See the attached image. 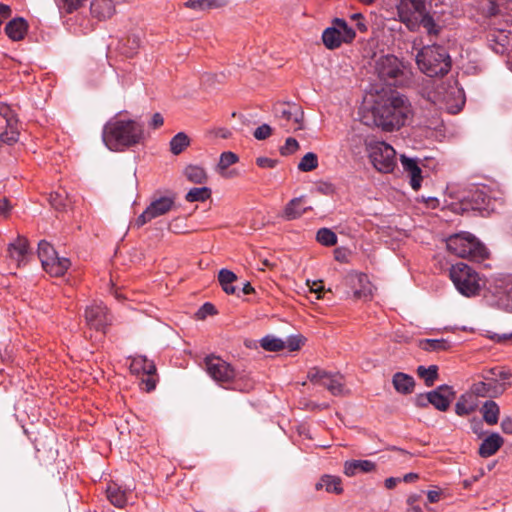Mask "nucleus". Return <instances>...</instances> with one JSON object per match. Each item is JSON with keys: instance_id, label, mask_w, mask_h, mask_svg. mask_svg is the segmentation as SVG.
I'll use <instances>...</instances> for the list:
<instances>
[{"instance_id": "32", "label": "nucleus", "mask_w": 512, "mask_h": 512, "mask_svg": "<svg viewBox=\"0 0 512 512\" xmlns=\"http://www.w3.org/2000/svg\"><path fill=\"white\" fill-rule=\"evenodd\" d=\"M107 498L116 507L122 508L127 503V490L121 489L116 484H110L107 487Z\"/></svg>"}, {"instance_id": "63", "label": "nucleus", "mask_w": 512, "mask_h": 512, "mask_svg": "<svg viewBox=\"0 0 512 512\" xmlns=\"http://www.w3.org/2000/svg\"><path fill=\"white\" fill-rule=\"evenodd\" d=\"M147 377L142 380V384L144 385L143 389L147 392L153 390L156 386L155 380L152 378V375H146Z\"/></svg>"}, {"instance_id": "57", "label": "nucleus", "mask_w": 512, "mask_h": 512, "mask_svg": "<svg viewBox=\"0 0 512 512\" xmlns=\"http://www.w3.org/2000/svg\"><path fill=\"white\" fill-rule=\"evenodd\" d=\"M317 190L322 194L332 195L335 192V187L331 183L323 182L318 185Z\"/></svg>"}, {"instance_id": "39", "label": "nucleus", "mask_w": 512, "mask_h": 512, "mask_svg": "<svg viewBox=\"0 0 512 512\" xmlns=\"http://www.w3.org/2000/svg\"><path fill=\"white\" fill-rule=\"evenodd\" d=\"M334 28L339 31L341 39L345 41V43H350L355 39L356 33L355 31L348 26L347 22L340 18H335L333 20Z\"/></svg>"}, {"instance_id": "30", "label": "nucleus", "mask_w": 512, "mask_h": 512, "mask_svg": "<svg viewBox=\"0 0 512 512\" xmlns=\"http://www.w3.org/2000/svg\"><path fill=\"white\" fill-rule=\"evenodd\" d=\"M316 490L325 489L329 493L341 494L343 488L341 479L336 476L325 475L315 485Z\"/></svg>"}, {"instance_id": "8", "label": "nucleus", "mask_w": 512, "mask_h": 512, "mask_svg": "<svg viewBox=\"0 0 512 512\" xmlns=\"http://www.w3.org/2000/svg\"><path fill=\"white\" fill-rule=\"evenodd\" d=\"M273 113L279 125L287 132H295L304 128V112L296 103H276Z\"/></svg>"}, {"instance_id": "18", "label": "nucleus", "mask_w": 512, "mask_h": 512, "mask_svg": "<svg viewBox=\"0 0 512 512\" xmlns=\"http://www.w3.org/2000/svg\"><path fill=\"white\" fill-rule=\"evenodd\" d=\"M400 161L404 171L408 174L410 178L411 187L415 191L419 190L422 183V170L419 167L417 161L405 155L400 156Z\"/></svg>"}, {"instance_id": "58", "label": "nucleus", "mask_w": 512, "mask_h": 512, "mask_svg": "<svg viewBox=\"0 0 512 512\" xmlns=\"http://www.w3.org/2000/svg\"><path fill=\"white\" fill-rule=\"evenodd\" d=\"M200 317H205L206 315H213L216 313V309L213 304L205 303L199 310Z\"/></svg>"}, {"instance_id": "23", "label": "nucleus", "mask_w": 512, "mask_h": 512, "mask_svg": "<svg viewBox=\"0 0 512 512\" xmlns=\"http://www.w3.org/2000/svg\"><path fill=\"white\" fill-rule=\"evenodd\" d=\"M504 444V439L498 433H491L481 443L479 455L488 458L494 455Z\"/></svg>"}, {"instance_id": "46", "label": "nucleus", "mask_w": 512, "mask_h": 512, "mask_svg": "<svg viewBox=\"0 0 512 512\" xmlns=\"http://www.w3.org/2000/svg\"><path fill=\"white\" fill-rule=\"evenodd\" d=\"M316 240L324 246H333L337 243V235L328 228H321L316 234Z\"/></svg>"}, {"instance_id": "62", "label": "nucleus", "mask_w": 512, "mask_h": 512, "mask_svg": "<svg viewBox=\"0 0 512 512\" xmlns=\"http://www.w3.org/2000/svg\"><path fill=\"white\" fill-rule=\"evenodd\" d=\"M495 40L499 43V45L502 48L500 52H503L506 46H508L510 43L508 35L504 34L503 32H500L499 36H495Z\"/></svg>"}, {"instance_id": "41", "label": "nucleus", "mask_w": 512, "mask_h": 512, "mask_svg": "<svg viewBox=\"0 0 512 512\" xmlns=\"http://www.w3.org/2000/svg\"><path fill=\"white\" fill-rule=\"evenodd\" d=\"M319 165L318 156L314 152L306 153L298 163V170L301 172H310Z\"/></svg>"}, {"instance_id": "31", "label": "nucleus", "mask_w": 512, "mask_h": 512, "mask_svg": "<svg viewBox=\"0 0 512 512\" xmlns=\"http://www.w3.org/2000/svg\"><path fill=\"white\" fill-rule=\"evenodd\" d=\"M511 376L510 371L502 367L486 369L481 373L482 379L493 380L494 383L510 382Z\"/></svg>"}, {"instance_id": "64", "label": "nucleus", "mask_w": 512, "mask_h": 512, "mask_svg": "<svg viewBox=\"0 0 512 512\" xmlns=\"http://www.w3.org/2000/svg\"><path fill=\"white\" fill-rule=\"evenodd\" d=\"M10 211V205L6 198L0 197V215L6 216Z\"/></svg>"}, {"instance_id": "56", "label": "nucleus", "mask_w": 512, "mask_h": 512, "mask_svg": "<svg viewBox=\"0 0 512 512\" xmlns=\"http://www.w3.org/2000/svg\"><path fill=\"white\" fill-rule=\"evenodd\" d=\"M86 0H63L66 12L71 13L77 10Z\"/></svg>"}, {"instance_id": "44", "label": "nucleus", "mask_w": 512, "mask_h": 512, "mask_svg": "<svg viewBox=\"0 0 512 512\" xmlns=\"http://www.w3.org/2000/svg\"><path fill=\"white\" fill-rule=\"evenodd\" d=\"M260 344L266 351H280L285 348V341L271 335L263 337Z\"/></svg>"}, {"instance_id": "13", "label": "nucleus", "mask_w": 512, "mask_h": 512, "mask_svg": "<svg viewBox=\"0 0 512 512\" xmlns=\"http://www.w3.org/2000/svg\"><path fill=\"white\" fill-rule=\"evenodd\" d=\"M403 65L394 55H383L376 60L375 71L384 81L397 79L403 74Z\"/></svg>"}, {"instance_id": "2", "label": "nucleus", "mask_w": 512, "mask_h": 512, "mask_svg": "<svg viewBox=\"0 0 512 512\" xmlns=\"http://www.w3.org/2000/svg\"><path fill=\"white\" fill-rule=\"evenodd\" d=\"M143 125L135 120L112 119L103 128L104 144L112 151L139 144L144 140Z\"/></svg>"}, {"instance_id": "17", "label": "nucleus", "mask_w": 512, "mask_h": 512, "mask_svg": "<svg viewBox=\"0 0 512 512\" xmlns=\"http://www.w3.org/2000/svg\"><path fill=\"white\" fill-rule=\"evenodd\" d=\"M454 391L448 385H441L437 389L429 392L430 404L440 411H446L453 399Z\"/></svg>"}, {"instance_id": "35", "label": "nucleus", "mask_w": 512, "mask_h": 512, "mask_svg": "<svg viewBox=\"0 0 512 512\" xmlns=\"http://www.w3.org/2000/svg\"><path fill=\"white\" fill-rule=\"evenodd\" d=\"M227 0H188L185 2L187 8L197 11H205L212 8H219L224 6Z\"/></svg>"}, {"instance_id": "51", "label": "nucleus", "mask_w": 512, "mask_h": 512, "mask_svg": "<svg viewBox=\"0 0 512 512\" xmlns=\"http://www.w3.org/2000/svg\"><path fill=\"white\" fill-rule=\"evenodd\" d=\"M272 131L273 130L270 125L262 124L261 126L255 129V131L253 132V136L257 140H265L272 135Z\"/></svg>"}, {"instance_id": "40", "label": "nucleus", "mask_w": 512, "mask_h": 512, "mask_svg": "<svg viewBox=\"0 0 512 512\" xmlns=\"http://www.w3.org/2000/svg\"><path fill=\"white\" fill-rule=\"evenodd\" d=\"M189 144V137L184 132H179L171 139L170 150L174 155H179L189 146Z\"/></svg>"}, {"instance_id": "34", "label": "nucleus", "mask_w": 512, "mask_h": 512, "mask_svg": "<svg viewBox=\"0 0 512 512\" xmlns=\"http://www.w3.org/2000/svg\"><path fill=\"white\" fill-rule=\"evenodd\" d=\"M477 404L472 395H462L456 405L455 412L458 416H466L475 411Z\"/></svg>"}, {"instance_id": "19", "label": "nucleus", "mask_w": 512, "mask_h": 512, "mask_svg": "<svg viewBox=\"0 0 512 512\" xmlns=\"http://www.w3.org/2000/svg\"><path fill=\"white\" fill-rule=\"evenodd\" d=\"M305 197L300 196L291 199L283 209L282 218L291 221L300 218L304 213L312 208L304 205Z\"/></svg>"}, {"instance_id": "22", "label": "nucleus", "mask_w": 512, "mask_h": 512, "mask_svg": "<svg viewBox=\"0 0 512 512\" xmlns=\"http://www.w3.org/2000/svg\"><path fill=\"white\" fill-rule=\"evenodd\" d=\"M90 12L98 20L108 19L115 13V3L113 0H92Z\"/></svg>"}, {"instance_id": "11", "label": "nucleus", "mask_w": 512, "mask_h": 512, "mask_svg": "<svg viewBox=\"0 0 512 512\" xmlns=\"http://www.w3.org/2000/svg\"><path fill=\"white\" fill-rule=\"evenodd\" d=\"M85 321L89 328L104 332L112 324V315L102 302H95L85 309Z\"/></svg>"}, {"instance_id": "28", "label": "nucleus", "mask_w": 512, "mask_h": 512, "mask_svg": "<svg viewBox=\"0 0 512 512\" xmlns=\"http://www.w3.org/2000/svg\"><path fill=\"white\" fill-rule=\"evenodd\" d=\"M376 465L370 460H351L344 464V473L347 476H354L358 471L367 473L374 471Z\"/></svg>"}, {"instance_id": "37", "label": "nucleus", "mask_w": 512, "mask_h": 512, "mask_svg": "<svg viewBox=\"0 0 512 512\" xmlns=\"http://www.w3.org/2000/svg\"><path fill=\"white\" fill-rule=\"evenodd\" d=\"M218 280L222 289L227 294H234L236 289L233 283L237 280V276L234 272L228 269H221L218 274Z\"/></svg>"}, {"instance_id": "59", "label": "nucleus", "mask_w": 512, "mask_h": 512, "mask_svg": "<svg viewBox=\"0 0 512 512\" xmlns=\"http://www.w3.org/2000/svg\"><path fill=\"white\" fill-rule=\"evenodd\" d=\"M414 403L418 407H426L428 404H430L429 392L426 394L417 395L414 399Z\"/></svg>"}, {"instance_id": "6", "label": "nucleus", "mask_w": 512, "mask_h": 512, "mask_svg": "<svg viewBox=\"0 0 512 512\" xmlns=\"http://www.w3.org/2000/svg\"><path fill=\"white\" fill-rule=\"evenodd\" d=\"M450 278L456 289L466 297L480 293L482 280L478 273L464 263H457L450 269Z\"/></svg>"}, {"instance_id": "21", "label": "nucleus", "mask_w": 512, "mask_h": 512, "mask_svg": "<svg viewBox=\"0 0 512 512\" xmlns=\"http://www.w3.org/2000/svg\"><path fill=\"white\" fill-rule=\"evenodd\" d=\"M43 269L51 276H62L70 267V260L62 257L60 258L57 253L54 254L49 260L42 263Z\"/></svg>"}, {"instance_id": "48", "label": "nucleus", "mask_w": 512, "mask_h": 512, "mask_svg": "<svg viewBox=\"0 0 512 512\" xmlns=\"http://www.w3.org/2000/svg\"><path fill=\"white\" fill-rule=\"evenodd\" d=\"M299 147L298 141L295 138L289 137L286 139L285 144L280 148V153L283 156H288L295 153Z\"/></svg>"}, {"instance_id": "36", "label": "nucleus", "mask_w": 512, "mask_h": 512, "mask_svg": "<svg viewBox=\"0 0 512 512\" xmlns=\"http://www.w3.org/2000/svg\"><path fill=\"white\" fill-rule=\"evenodd\" d=\"M322 40L328 49L338 48L342 43H345V41L341 39L339 31L333 26L324 30Z\"/></svg>"}, {"instance_id": "52", "label": "nucleus", "mask_w": 512, "mask_h": 512, "mask_svg": "<svg viewBox=\"0 0 512 512\" xmlns=\"http://www.w3.org/2000/svg\"><path fill=\"white\" fill-rule=\"evenodd\" d=\"M232 383H233V386L231 388L233 390H237L240 392H249L254 387V383L251 380L244 381L242 379H237V380H234Z\"/></svg>"}, {"instance_id": "12", "label": "nucleus", "mask_w": 512, "mask_h": 512, "mask_svg": "<svg viewBox=\"0 0 512 512\" xmlns=\"http://www.w3.org/2000/svg\"><path fill=\"white\" fill-rule=\"evenodd\" d=\"M429 98L435 104H445L446 108L450 109V104L455 103L456 106L463 104V92L456 85H450L442 82L436 87L433 95H429Z\"/></svg>"}, {"instance_id": "15", "label": "nucleus", "mask_w": 512, "mask_h": 512, "mask_svg": "<svg viewBox=\"0 0 512 512\" xmlns=\"http://www.w3.org/2000/svg\"><path fill=\"white\" fill-rule=\"evenodd\" d=\"M511 385L510 382L494 383L493 380H484L471 386V393L480 397H498Z\"/></svg>"}, {"instance_id": "54", "label": "nucleus", "mask_w": 512, "mask_h": 512, "mask_svg": "<svg viewBox=\"0 0 512 512\" xmlns=\"http://www.w3.org/2000/svg\"><path fill=\"white\" fill-rule=\"evenodd\" d=\"M350 19L355 22V25L357 27V29L364 33L367 31L368 27H367V24L365 22V19H364V16L361 14V13H354L350 16Z\"/></svg>"}, {"instance_id": "25", "label": "nucleus", "mask_w": 512, "mask_h": 512, "mask_svg": "<svg viewBox=\"0 0 512 512\" xmlns=\"http://www.w3.org/2000/svg\"><path fill=\"white\" fill-rule=\"evenodd\" d=\"M28 24L24 18L10 20L5 26L6 35L13 41L22 40L27 33Z\"/></svg>"}, {"instance_id": "26", "label": "nucleus", "mask_w": 512, "mask_h": 512, "mask_svg": "<svg viewBox=\"0 0 512 512\" xmlns=\"http://www.w3.org/2000/svg\"><path fill=\"white\" fill-rule=\"evenodd\" d=\"M130 371L135 375H153L156 372V366L153 361L148 360L145 356L138 355L132 358Z\"/></svg>"}, {"instance_id": "24", "label": "nucleus", "mask_w": 512, "mask_h": 512, "mask_svg": "<svg viewBox=\"0 0 512 512\" xmlns=\"http://www.w3.org/2000/svg\"><path fill=\"white\" fill-rule=\"evenodd\" d=\"M239 160L238 156L231 152H223L220 155L219 162L216 167V171L223 177V178H233L238 175V173L235 170H228V168L237 163Z\"/></svg>"}, {"instance_id": "16", "label": "nucleus", "mask_w": 512, "mask_h": 512, "mask_svg": "<svg viewBox=\"0 0 512 512\" xmlns=\"http://www.w3.org/2000/svg\"><path fill=\"white\" fill-rule=\"evenodd\" d=\"M349 285L354 289V297L368 299L372 294V286L368 276L364 273H352L347 277Z\"/></svg>"}, {"instance_id": "61", "label": "nucleus", "mask_w": 512, "mask_h": 512, "mask_svg": "<svg viewBox=\"0 0 512 512\" xmlns=\"http://www.w3.org/2000/svg\"><path fill=\"white\" fill-rule=\"evenodd\" d=\"M164 119L160 113L153 114L150 122V126L154 129L159 128L163 125Z\"/></svg>"}, {"instance_id": "53", "label": "nucleus", "mask_w": 512, "mask_h": 512, "mask_svg": "<svg viewBox=\"0 0 512 512\" xmlns=\"http://www.w3.org/2000/svg\"><path fill=\"white\" fill-rule=\"evenodd\" d=\"M304 344V338L302 336H291L285 341V348L287 347L290 351H296Z\"/></svg>"}, {"instance_id": "47", "label": "nucleus", "mask_w": 512, "mask_h": 512, "mask_svg": "<svg viewBox=\"0 0 512 512\" xmlns=\"http://www.w3.org/2000/svg\"><path fill=\"white\" fill-rule=\"evenodd\" d=\"M55 253H57V252L55 251V249L49 242H47L45 240H42L39 242L38 257H39L41 263H43L46 260H49V258L54 256Z\"/></svg>"}, {"instance_id": "29", "label": "nucleus", "mask_w": 512, "mask_h": 512, "mask_svg": "<svg viewBox=\"0 0 512 512\" xmlns=\"http://www.w3.org/2000/svg\"><path fill=\"white\" fill-rule=\"evenodd\" d=\"M322 386L334 396L343 395L345 392L343 376L340 374L328 373Z\"/></svg>"}, {"instance_id": "20", "label": "nucleus", "mask_w": 512, "mask_h": 512, "mask_svg": "<svg viewBox=\"0 0 512 512\" xmlns=\"http://www.w3.org/2000/svg\"><path fill=\"white\" fill-rule=\"evenodd\" d=\"M8 255L18 266L25 264L29 256L27 239L18 237L15 241L10 243L8 246Z\"/></svg>"}, {"instance_id": "1", "label": "nucleus", "mask_w": 512, "mask_h": 512, "mask_svg": "<svg viewBox=\"0 0 512 512\" xmlns=\"http://www.w3.org/2000/svg\"><path fill=\"white\" fill-rule=\"evenodd\" d=\"M372 114L376 126L383 131L392 132L403 127L412 117L413 111L405 95L391 91L375 102Z\"/></svg>"}, {"instance_id": "43", "label": "nucleus", "mask_w": 512, "mask_h": 512, "mask_svg": "<svg viewBox=\"0 0 512 512\" xmlns=\"http://www.w3.org/2000/svg\"><path fill=\"white\" fill-rule=\"evenodd\" d=\"M422 349L426 351H445L449 349L450 344L444 339H425L420 343Z\"/></svg>"}, {"instance_id": "38", "label": "nucleus", "mask_w": 512, "mask_h": 512, "mask_svg": "<svg viewBox=\"0 0 512 512\" xmlns=\"http://www.w3.org/2000/svg\"><path fill=\"white\" fill-rule=\"evenodd\" d=\"M483 419L489 425H495L498 422L500 409L496 402L486 401L482 407Z\"/></svg>"}, {"instance_id": "42", "label": "nucleus", "mask_w": 512, "mask_h": 512, "mask_svg": "<svg viewBox=\"0 0 512 512\" xmlns=\"http://www.w3.org/2000/svg\"><path fill=\"white\" fill-rule=\"evenodd\" d=\"M211 195V190L207 187H196L189 190L185 199L188 202H203Z\"/></svg>"}, {"instance_id": "5", "label": "nucleus", "mask_w": 512, "mask_h": 512, "mask_svg": "<svg viewBox=\"0 0 512 512\" xmlns=\"http://www.w3.org/2000/svg\"><path fill=\"white\" fill-rule=\"evenodd\" d=\"M446 246L451 253L460 258L482 261L488 256L485 246L467 232L451 235L446 240Z\"/></svg>"}, {"instance_id": "7", "label": "nucleus", "mask_w": 512, "mask_h": 512, "mask_svg": "<svg viewBox=\"0 0 512 512\" xmlns=\"http://www.w3.org/2000/svg\"><path fill=\"white\" fill-rule=\"evenodd\" d=\"M365 145L373 166L382 173H390L396 167V151L394 148L374 138L365 140Z\"/></svg>"}, {"instance_id": "45", "label": "nucleus", "mask_w": 512, "mask_h": 512, "mask_svg": "<svg viewBox=\"0 0 512 512\" xmlns=\"http://www.w3.org/2000/svg\"><path fill=\"white\" fill-rule=\"evenodd\" d=\"M438 368L436 365H431L428 368L424 366H419L417 368V373L419 377H421L427 386H432L437 379L438 376Z\"/></svg>"}, {"instance_id": "50", "label": "nucleus", "mask_w": 512, "mask_h": 512, "mask_svg": "<svg viewBox=\"0 0 512 512\" xmlns=\"http://www.w3.org/2000/svg\"><path fill=\"white\" fill-rule=\"evenodd\" d=\"M50 204L57 210H62L66 206V196L60 192L51 193L49 196Z\"/></svg>"}, {"instance_id": "27", "label": "nucleus", "mask_w": 512, "mask_h": 512, "mask_svg": "<svg viewBox=\"0 0 512 512\" xmlns=\"http://www.w3.org/2000/svg\"><path fill=\"white\" fill-rule=\"evenodd\" d=\"M392 383L395 390L401 394L412 393L415 386L413 377L402 372L393 375Z\"/></svg>"}, {"instance_id": "14", "label": "nucleus", "mask_w": 512, "mask_h": 512, "mask_svg": "<svg viewBox=\"0 0 512 512\" xmlns=\"http://www.w3.org/2000/svg\"><path fill=\"white\" fill-rule=\"evenodd\" d=\"M174 206V200L171 197H160L150 203L145 211L137 218V226H143L154 218L168 213Z\"/></svg>"}, {"instance_id": "60", "label": "nucleus", "mask_w": 512, "mask_h": 512, "mask_svg": "<svg viewBox=\"0 0 512 512\" xmlns=\"http://www.w3.org/2000/svg\"><path fill=\"white\" fill-rule=\"evenodd\" d=\"M501 429L506 434H512V417H505L502 419Z\"/></svg>"}, {"instance_id": "33", "label": "nucleus", "mask_w": 512, "mask_h": 512, "mask_svg": "<svg viewBox=\"0 0 512 512\" xmlns=\"http://www.w3.org/2000/svg\"><path fill=\"white\" fill-rule=\"evenodd\" d=\"M188 181L195 184H204L207 182L208 176L206 170L199 165H188L183 171Z\"/></svg>"}, {"instance_id": "9", "label": "nucleus", "mask_w": 512, "mask_h": 512, "mask_svg": "<svg viewBox=\"0 0 512 512\" xmlns=\"http://www.w3.org/2000/svg\"><path fill=\"white\" fill-rule=\"evenodd\" d=\"M490 305L512 312V276H500L493 280L486 296Z\"/></svg>"}, {"instance_id": "49", "label": "nucleus", "mask_w": 512, "mask_h": 512, "mask_svg": "<svg viewBox=\"0 0 512 512\" xmlns=\"http://www.w3.org/2000/svg\"><path fill=\"white\" fill-rule=\"evenodd\" d=\"M327 374L328 373L324 370H320L318 368H312L308 372V379L312 383L322 386Z\"/></svg>"}, {"instance_id": "3", "label": "nucleus", "mask_w": 512, "mask_h": 512, "mask_svg": "<svg viewBox=\"0 0 512 512\" xmlns=\"http://www.w3.org/2000/svg\"><path fill=\"white\" fill-rule=\"evenodd\" d=\"M399 20L408 30L415 32L422 26L429 36H437L442 27L426 11L420 0H400L397 5Z\"/></svg>"}, {"instance_id": "55", "label": "nucleus", "mask_w": 512, "mask_h": 512, "mask_svg": "<svg viewBox=\"0 0 512 512\" xmlns=\"http://www.w3.org/2000/svg\"><path fill=\"white\" fill-rule=\"evenodd\" d=\"M256 164L260 168L271 169L277 165V160L269 158V157L261 156V157L256 158Z\"/></svg>"}, {"instance_id": "4", "label": "nucleus", "mask_w": 512, "mask_h": 512, "mask_svg": "<svg viewBox=\"0 0 512 512\" xmlns=\"http://www.w3.org/2000/svg\"><path fill=\"white\" fill-rule=\"evenodd\" d=\"M419 69L429 77L445 75L451 68L450 57L444 47L427 45L416 55Z\"/></svg>"}, {"instance_id": "10", "label": "nucleus", "mask_w": 512, "mask_h": 512, "mask_svg": "<svg viewBox=\"0 0 512 512\" xmlns=\"http://www.w3.org/2000/svg\"><path fill=\"white\" fill-rule=\"evenodd\" d=\"M205 369L208 375L221 385L230 384L236 379L235 369L217 356L211 355L205 358Z\"/></svg>"}]
</instances>
